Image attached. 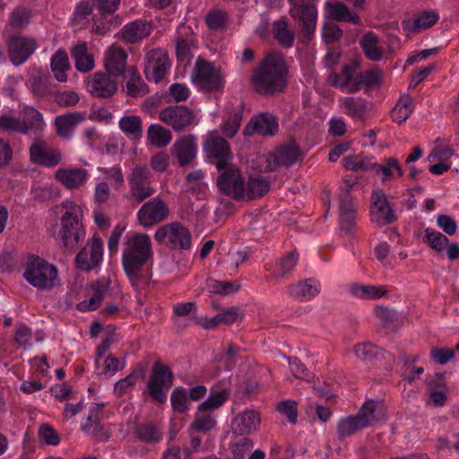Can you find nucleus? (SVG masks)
Instances as JSON below:
<instances>
[{"mask_svg":"<svg viewBox=\"0 0 459 459\" xmlns=\"http://www.w3.org/2000/svg\"><path fill=\"white\" fill-rule=\"evenodd\" d=\"M129 79L126 82V93L134 98L142 97L147 92V85L143 82L140 74L134 67H131L129 70Z\"/></svg>","mask_w":459,"mask_h":459,"instance_id":"45","label":"nucleus"},{"mask_svg":"<svg viewBox=\"0 0 459 459\" xmlns=\"http://www.w3.org/2000/svg\"><path fill=\"white\" fill-rule=\"evenodd\" d=\"M253 446L254 443L250 438L241 437L231 446L230 454L245 459L246 455L253 448Z\"/></svg>","mask_w":459,"mask_h":459,"instance_id":"64","label":"nucleus"},{"mask_svg":"<svg viewBox=\"0 0 459 459\" xmlns=\"http://www.w3.org/2000/svg\"><path fill=\"white\" fill-rule=\"evenodd\" d=\"M135 435L139 440L148 444L158 443L162 439L160 429L152 421L136 425Z\"/></svg>","mask_w":459,"mask_h":459,"instance_id":"43","label":"nucleus"},{"mask_svg":"<svg viewBox=\"0 0 459 459\" xmlns=\"http://www.w3.org/2000/svg\"><path fill=\"white\" fill-rule=\"evenodd\" d=\"M254 130L261 135L273 136L279 130L278 118L268 112L256 116L254 120Z\"/></svg>","mask_w":459,"mask_h":459,"instance_id":"37","label":"nucleus"},{"mask_svg":"<svg viewBox=\"0 0 459 459\" xmlns=\"http://www.w3.org/2000/svg\"><path fill=\"white\" fill-rule=\"evenodd\" d=\"M51 70L55 78L61 82L67 81V70L70 69L68 55L65 50L58 49L50 60Z\"/></svg>","mask_w":459,"mask_h":459,"instance_id":"40","label":"nucleus"},{"mask_svg":"<svg viewBox=\"0 0 459 459\" xmlns=\"http://www.w3.org/2000/svg\"><path fill=\"white\" fill-rule=\"evenodd\" d=\"M25 83L37 99H48L55 93L56 84L49 72L36 65L29 68Z\"/></svg>","mask_w":459,"mask_h":459,"instance_id":"13","label":"nucleus"},{"mask_svg":"<svg viewBox=\"0 0 459 459\" xmlns=\"http://www.w3.org/2000/svg\"><path fill=\"white\" fill-rule=\"evenodd\" d=\"M198 415L195 417L194 422L190 426L192 432H208L215 426V420L210 414H202L203 412L198 411Z\"/></svg>","mask_w":459,"mask_h":459,"instance_id":"57","label":"nucleus"},{"mask_svg":"<svg viewBox=\"0 0 459 459\" xmlns=\"http://www.w3.org/2000/svg\"><path fill=\"white\" fill-rule=\"evenodd\" d=\"M288 68L282 56L270 53L253 70L250 84L260 95L282 92L287 86Z\"/></svg>","mask_w":459,"mask_h":459,"instance_id":"2","label":"nucleus"},{"mask_svg":"<svg viewBox=\"0 0 459 459\" xmlns=\"http://www.w3.org/2000/svg\"><path fill=\"white\" fill-rule=\"evenodd\" d=\"M174 374L165 364L156 361L151 371L146 389L149 396L157 403H165L168 391L172 386Z\"/></svg>","mask_w":459,"mask_h":459,"instance_id":"10","label":"nucleus"},{"mask_svg":"<svg viewBox=\"0 0 459 459\" xmlns=\"http://www.w3.org/2000/svg\"><path fill=\"white\" fill-rule=\"evenodd\" d=\"M231 390L230 387L212 391L208 398L198 406V411L206 412L218 409L227 402Z\"/></svg>","mask_w":459,"mask_h":459,"instance_id":"42","label":"nucleus"},{"mask_svg":"<svg viewBox=\"0 0 459 459\" xmlns=\"http://www.w3.org/2000/svg\"><path fill=\"white\" fill-rule=\"evenodd\" d=\"M147 137L152 144L158 147H165L171 141L170 132L157 124H152L149 126Z\"/></svg>","mask_w":459,"mask_h":459,"instance_id":"50","label":"nucleus"},{"mask_svg":"<svg viewBox=\"0 0 459 459\" xmlns=\"http://www.w3.org/2000/svg\"><path fill=\"white\" fill-rule=\"evenodd\" d=\"M217 177V186L221 192L235 200L255 199L270 190V182L263 177H249L247 180L241 170L228 164Z\"/></svg>","mask_w":459,"mask_h":459,"instance_id":"1","label":"nucleus"},{"mask_svg":"<svg viewBox=\"0 0 459 459\" xmlns=\"http://www.w3.org/2000/svg\"><path fill=\"white\" fill-rule=\"evenodd\" d=\"M277 411L285 416L288 421L295 424L298 420V404L292 400H284L278 403Z\"/></svg>","mask_w":459,"mask_h":459,"instance_id":"59","label":"nucleus"},{"mask_svg":"<svg viewBox=\"0 0 459 459\" xmlns=\"http://www.w3.org/2000/svg\"><path fill=\"white\" fill-rule=\"evenodd\" d=\"M127 53L121 47L113 44L104 55V65L108 74L114 78L124 75L126 67Z\"/></svg>","mask_w":459,"mask_h":459,"instance_id":"21","label":"nucleus"},{"mask_svg":"<svg viewBox=\"0 0 459 459\" xmlns=\"http://www.w3.org/2000/svg\"><path fill=\"white\" fill-rule=\"evenodd\" d=\"M55 178L67 189L73 190L86 184L90 174L85 169L70 166L58 169L55 173Z\"/></svg>","mask_w":459,"mask_h":459,"instance_id":"22","label":"nucleus"},{"mask_svg":"<svg viewBox=\"0 0 459 459\" xmlns=\"http://www.w3.org/2000/svg\"><path fill=\"white\" fill-rule=\"evenodd\" d=\"M52 97L59 106L63 107L74 106L79 101L78 94L72 91H56L55 90V93L52 94Z\"/></svg>","mask_w":459,"mask_h":459,"instance_id":"62","label":"nucleus"},{"mask_svg":"<svg viewBox=\"0 0 459 459\" xmlns=\"http://www.w3.org/2000/svg\"><path fill=\"white\" fill-rule=\"evenodd\" d=\"M152 256V240L145 233L126 237L122 253L123 269L133 285L143 278L144 267Z\"/></svg>","mask_w":459,"mask_h":459,"instance_id":"4","label":"nucleus"},{"mask_svg":"<svg viewBox=\"0 0 459 459\" xmlns=\"http://www.w3.org/2000/svg\"><path fill=\"white\" fill-rule=\"evenodd\" d=\"M316 0L290 6V14L294 21L302 43H308L314 37L317 23Z\"/></svg>","mask_w":459,"mask_h":459,"instance_id":"8","label":"nucleus"},{"mask_svg":"<svg viewBox=\"0 0 459 459\" xmlns=\"http://www.w3.org/2000/svg\"><path fill=\"white\" fill-rule=\"evenodd\" d=\"M65 212L61 217V227L58 238L62 247L66 251H73L85 238V229L82 225V210L80 205L65 201L62 204Z\"/></svg>","mask_w":459,"mask_h":459,"instance_id":"5","label":"nucleus"},{"mask_svg":"<svg viewBox=\"0 0 459 459\" xmlns=\"http://www.w3.org/2000/svg\"><path fill=\"white\" fill-rule=\"evenodd\" d=\"M321 284L316 278H308L288 287L289 294L299 300L307 301L316 297L320 291Z\"/></svg>","mask_w":459,"mask_h":459,"instance_id":"30","label":"nucleus"},{"mask_svg":"<svg viewBox=\"0 0 459 459\" xmlns=\"http://www.w3.org/2000/svg\"><path fill=\"white\" fill-rule=\"evenodd\" d=\"M171 62L162 48H153L145 54L144 74L149 82L158 83L169 74Z\"/></svg>","mask_w":459,"mask_h":459,"instance_id":"12","label":"nucleus"},{"mask_svg":"<svg viewBox=\"0 0 459 459\" xmlns=\"http://www.w3.org/2000/svg\"><path fill=\"white\" fill-rule=\"evenodd\" d=\"M0 128L9 132L27 133L28 131V126L26 124H23L19 119L9 116L0 117Z\"/></svg>","mask_w":459,"mask_h":459,"instance_id":"61","label":"nucleus"},{"mask_svg":"<svg viewBox=\"0 0 459 459\" xmlns=\"http://www.w3.org/2000/svg\"><path fill=\"white\" fill-rule=\"evenodd\" d=\"M350 291L354 297L363 299H375L385 295V291L379 287L359 283L351 284Z\"/></svg>","mask_w":459,"mask_h":459,"instance_id":"49","label":"nucleus"},{"mask_svg":"<svg viewBox=\"0 0 459 459\" xmlns=\"http://www.w3.org/2000/svg\"><path fill=\"white\" fill-rule=\"evenodd\" d=\"M103 260V243L100 238H93L90 247H84L76 255L77 268L90 271L99 266Z\"/></svg>","mask_w":459,"mask_h":459,"instance_id":"19","label":"nucleus"},{"mask_svg":"<svg viewBox=\"0 0 459 459\" xmlns=\"http://www.w3.org/2000/svg\"><path fill=\"white\" fill-rule=\"evenodd\" d=\"M289 366L292 375L296 378L310 382L313 378V374L307 368L300 359L295 357H289Z\"/></svg>","mask_w":459,"mask_h":459,"instance_id":"55","label":"nucleus"},{"mask_svg":"<svg viewBox=\"0 0 459 459\" xmlns=\"http://www.w3.org/2000/svg\"><path fill=\"white\" fill-rule=\"evenodd\" d=\"M155 239L158 242L167 241L171 249L190 250L192 247V234L179 222H171L159 228L155 232Z\"/></svg>","mask_w":459,"mask_h":459,"instance_id":"11","label":"nucleus"},{"mask_svg":"<svg viewBox=\"0 0 459 459\" xmlns=\"http://www.w3.org/2000/svg\"><path fill=\"white\" fill-rule=\"evenodd\" d=\"M205 150L209 158L214 159L218 171L228 164L230 156V149L227 141L221 136L211 137L206 142Z\"/></svg>","mask_w":459,"mask_h":459,"instance_id":"25","label":"nucleus"},{"mask_svg":"<svg viewBox=\"0 0 459 459\" xmlns=\"http://www.w3.org/2000/svg\"><path fill=\"white\" fill-rule=\"evenodd\" d=\"M88 88L91 93L96 97L109 98L117 91V82L109 74L97 72L88 82Z\"/></svg>","mask_w":459,"mask_h":459,"instance_id":"24","label":"nucleus"},{"mask_svg":"<svg viewBox=\"0 0 459 459\" xmlns=\"http://www.w3.org/2000/svg\"><path fill=\"white\" fill-rule=\"evenodd\" d=\"M359 69V63L351 61L342 66L339 74L333 73L329 76L328 81L335 87H339L342 91L347 90L351 92V88L356 82L357 76L355 75Z\"/></svg>","mask_w":459,"mask_h":459,"instance_id":"31","label":"nucleus"},{"mask_svg":"<svg viewBox=\"0 0 459 459\" xmlns=\"http://www.w3.org/2000/svg\"><path fill=\"white\" fill-rule=\"evenodd\" d=\"M160 119L175 131L180 132L194 123L195 114L182 105L169 106L160 111Z\"/></svg>","mask_w":459,"mask_h":459,"instance_id":"16","label":"nucleus"},{"mask_svg":"<svg viewBox=\"0 0 459 459\" xmlns=\"http://www.w3.org/2000/svg\"><path fill=\"white\" fill-rule=\"evenodd\" d=\"M372 211L374 220L380 225L391 224L397 220L394 211L391 208L383 191H373Z\"/></svg>","mask_w":459,"mask_h":459,"instance_id":"23","label":"nucleus"},{"mask_svg":"<svg viewBox=\"0 0 459 459\" xmlns=\"http://www.w3.org/2000/svg\"><path fill=\"white\" fill-rule=\"evenodd\" d=\"M37 49L34 39L19 34L10 36L7 41V53L10 62L19 66L28 61Z\"/></svg>","mask_w":459,"mask_h":459,"instance_id":"14","label":"nucleus"},{"mask_svg":"<svg viewBox=\"0 0 459 459\" xmlns=\"http://www.w3.org/2000/svg\"><path fill=\"white\" fill-rule=\"evenodd\" d=\"M121 0H81L77 4L74 22L86 25L91 22V31L97 35L108 33L113 27L114 14Z\"/></svg>","mask_w":459,"mask_h":459,"instance_id":"3","label":"nucleus"},{"mask_svg":"<svg viewBox=\"0 0 459 459\" xmlns=\"http://www.w3.org/2000/svg\"><path fill=\"white\" fill-rule=\"evenodd\" d=\"M439 20V14L434 10H423L412 20H403L402 27L404 31L419 33L434 26Z\"/></svg>","mask_w":459,"mask_h":459,"instance_id":"26","label":"nucleus"},{"mask_svg":"<svg viewBox=\"0 0 459 459\" xmlns=\"http://www.w3.org/2000/svg\"><path fill=\"white\" fill-rule=\"evenodd\" d=\"M127 181L130 199L134 205H139L156 192V188L152 185L154 174L147 166L136 165L133 168L127 177Z\"/></svg>","mask_w":459,"mask_h":459,"instance_id":"9","label":"nucleus"},{"mask_svg":"<svg viewBox=\"0 0 459 459\" xmlns=\"http://www.w3.org/2000/svg\"><path fill=\"white\" fill-rule=\"evenodd\" d=\"M172 152L178 159L179 166L184 167L192 162L197 152V145L194 136H183L177 140L172 147Z\"/></svg>","mask_w":459,"mask_h":459,"instance_id":"28","label":"nucleus"},{"mask_svg":"<svg viewBox=\"0 0 459 459\" xmlns=\"http://www.w3.org/2000/svg\"><path fill=\"white\" fill-rule=\"evenodd\" d=\"M378 37L374 32H368L362 36L359 45L365 56L371 61H380L383 57V48L377 46Z\"/></svg>","mask_w":459,"mask_h":459,"instance_id":"39","label":"nucleus"},{"mask_svg":"<svg viewBox=\"0 0 459 459\" xmlns=\"http://www.w3.org/2000/svg\"><path fill=\"white\" fill-rule=\"evenodd\" d=\"M39 437L46 445L56 446L60 443L58 432L48 423H43L39 428Z\"/></svg>","mask_w":459,"mask_h":459,"instance_id":"52","label":"nucleus"},{"mask_svg":"<svg viewBox=\"0 0 459 459\" xmlns=\"http://www.w3.org/2000/svg\"><path fill=\"white\" fill-rule=\"evenodd\" d=\"M188 391L183 386H177L171 393L170 403L174 411L179 414L189 410Z\"/></svg>","mask_w":459,"mask_h":459,"instance_id":"46","label":"nucleus"},{"mask_svg":"<svg viewBox=\"0 0 459 459\" xmlns=\"http://www.w3.org/2000/svg\"><path fill=\"white\" fill-rule=\"evenodd\" d=\"M152 26L149 22L137 19L126 24L122 30V38L126 43L134 44L148 37Z\"/></svg>","mask_w":459,"mask_h":459,"instance_id":"32","label":"nucleus"},{"mask_svg":"<svg viewBox=\"0 0 459 459\" xmlns=\"http://www.w3.org/2000/svg\"><path fill=\"white\" fill-rule=\"evenodd\" d=\"M30 155L32 162L48 168L56 167L61 161L58 151L47 148L39 143H33L30 147Z\"/></svg>","mask_w":459,"mask_h":459,"instance_id":"29","label":"nucleus"},{"mask_svg":"<svg viewBox=\"0 0 459 459\" xmlns=\"http://www.w3.org/2000/svg\"><path fill=\"white\" fill-rule=\"evenodd\" d=\"M243 111L241 108L235 110L229 117L223 126V134L228 138H232L239 129Z\"/></svg>","mask_w":459,"mask_h":459,"instance_id":"54","label":"nucleus"},{"mask_svg":"<svg viewBox=\"0 0 459 459\" xmlns=\"http://www.w3.org/2000/svg\"><path fill=\"white\" fill-rule=\"evenodd\" d=\"M30 11L25 7L15 8L10 16V24L15 29H22L25 27L30 20Z\"/></svg>","mask_w":459,"mask_h":459,"instance_id":"56","label":"nucleus"},{"mask_svg":"<svg viewBox=\"0 0 459 459\" xmlns=\"http://www.w3.org/2000/svg\"><path fill=\"white\" fill-rule=\"evenodd\" d=\"M367 100L362 98L346 97L342 106L344 113L355 121H363L367 112Z\"/></svg>","mask_w":459,"mask_h":459,"instance_id":"41","label":"nucleus"},{"mask_svg":"<svg viewBox=\"0 0 459 459\" xmlns=\"http://www.w3.org/2000/svg\"><path fill=\"white\" fill-rule=\"evenodd\" d=\"M273 30L275 39L278 42L285 48H290L293 45L295 35L294 32L288 28L285 21H278L273 23Z\"/></svg>","mask_w":459,"mask_h":459,"instance_id":"51","label":"nucleus"},{"mask_svg":"<svg viewBox=\"0 0 459 459\" xmlns=\"http://www.w3.org/2000/svg\"><path fill=\"white\" fill-rule=\"evenodd\" d=\"M358 212L353 204V198L349 189L341 195L339 199V224L341 230L348 236H352L357 225Z\"/></svg>","mask_w":459,"mask_h":459,"instance_id":"18","label":"nucleus"},{"mask_svg":"<svg viewBox=\"0 0 459 459\" xmlns=\"http://www.w3.org/2000/svg\"><path fill=\"white\" fill-rule=\"evenodd\" d=\"M415 104L412 98L410 96H403L400 98L395 107L392 110V118L394 122L402 124L414 111Z\"/></svg>","mask_w":459,"mask_h":459,"instance_id":"44","label":"nucleus"},{"mask_svg":"<svg viewBox=\"0 0 459 459\" xmlns=\"http://www.w3.org/2000/svg\"><path fill=\"white\" fill-rule=\"evenodd\" d=\"M378 76L372 71H365L359 73L357 75L356 82H354L351 88V92H356L359 91L362 86H371L378 82Z\"/></svg>","mask_w":459,"mask_h":459,"instance_id":"60","label":"nucleus"},{"mask_svg":"<svg viewBox=\"0 0 459 459\" xmlns=\"http://www.w3.org/2000/svg\"><path fill=\"white\" fill-rule=\"evenodd\" d=\"M238 351V346L234 343H230L227 350L220 355L219 362L225 367V369L230 371L233 368L236 363V355Z\"/></svg>","mask_w":459,"mask_h":459,"instance_id":"63","label":"nucleus"},{"mask_svg":"<svg viewBox=\"0 0 459 459\" xmlns=\"http://www.w3.org/2000/svg\"><path fill=\"white\" fill-rule=\"evenodd\" d=\"M322 39L326 44L337 42L342 37V30L333 22H325L322 28Z\"/></svg>","mask_w":459,"mask_h":459,"instance_id":"53","label":"nucleus"},{"mask_svg":"<svg viewBox=\"0 0 459 459\" xmlns=\"http://www.w3.org/2000/svg\"><path fill=\"white\" fill-rule=\"evenodd\" d=\"M298 259V253L290 251L280 257L275 264H265L264 268L271 273L270 279H283L294 271Z\"/></svg>","mask_w":459,"mask_h":459,"instance_id":"27","label":"nucleus"},{"mask_svg":"<svg viewBox=\"0 0 459 459\" xmlns=\"http://www.w3.org/2000/svg\"><path fill=\"white\" fill-rule=\"evenodd\" d=\"M85 118L84 112H70L57 116L55 120L57 134L63 138H70L76 125Z\"/></svg>","mask_w":459,"mask_h":459,"instance_id":"33","label":"nucleus"},{"mask_svg":"<svg viewBox=\"0 0 459 459\" xmlns=\"http://www.w3.org/2000/svg\"><path fill=\"white\" fill-rule=\"evenodd\" d=\"M422 241L437 252H441L447 246L449 240L441 232L431 228H426L422 236Z\"/></svg>","mask_w":459,"mask_h":459,"instance_id":"48","label":"nucleus"},{"mask_svg":"<svg viewBox=\"0 0 459 459\" xmlns=\"http://www.w3.org/2000/svg\"><path fill=\"white\" fill-rule=\"evenodd\" d=\"M354 353L358 359L367 363L375 364L377 361L385 359L386 352L371 342L359 343L354 347Z\"/></svg>","mask_w":459,"mask_h":459,"instance_id":"36","label":"nucleus"},{"mask_svg":"<svg viewBox=\"0 0 459 459\" xmlns=\"http://www.w3.org/2000/svg\"><path fill=\"white\" fill-rule=\"evenodd\" d=\"M228 15L224 11L213 10L211 11L205 18L207 26L211 30H218L226 27Z\"/></svg>","mask_w":459,"mask_h":459,"instance_id":"58","label":"nucleus"},{"mask_svg":"<svg viewBox=\"0 0 459 459\" xmlns=\"http://www.w3.org/2000/svg\"><path fill=\"white\" fill-rule=\"evenodd\" d=\"M300 155L299 146L294 141L281 144L267 157L268 167L271 170L278 167H289L297 162Z\"/></svg>","mask_w":459,"mask_h":459,"instance_id":"20","label":"nucleus"},{"mask_svg":"<svg viewBox=\"0 0 459 459\" xmlns=\"http://www.w3.org/2000/svg\"><path fill=\"white\" fill-rule=\"evenodd\" d=\"M384 417L383 405L379 402L367 401L354 416L341 418L336 426L339 439L354 435L356 432L371 426Z\"/></svg>","mask_w":459,"mask_h":459,"instance_id":"7","label":"nucleus"},{"mask_svg":"<svg viewBox=\"0 0 459 459\" xmlns=\"http://www.w3.org/2000/svg\"><path fill=\"white\" fill-rule=\"evenodd\" d=\"M194 80L203 91H221L224 87V80L219 70L206 61L196 62Z\"/></svg>","mask_w":459,"mask_h":459,"instance_id":"15","label":"nucleus"},{"mask_svg":"<svg viewBox=\"0 0 459 459\" xmlns=\"http://www.w3.org/2000/svg\"><path fill=\"white\" fill-rule=\"evenodd\" d=\"M328 13L332 19L338 22H343L354 25H359L361 23L360 17L356 13L351 12L347 5L341 2L329 4Z\"/></svg>","mask_w":459,"mask_h":459,"instance_id":"38","label":"nucleus"},{"mask_svg":"<svg viewBox=\"0 0 459 459\" xmlns=\"http://www.w3.org/2000/svg\"><path fill=\"white\" fill-rule=\"evenodd\" d=\"M120 129L128 136L139 139L143 134L142 120L137 116H126L119 120Z\"/></svg>","mask_w":459,"mask_h":459,"instance_id":"47","label":"nucleus"},{"mask_svg":"<svg viewBox=\"0 0 459 459\" xmlns=\"http://www.w3.org/2000/svg\"><path fill=\"white\" fill-rule=\"evenodd\" d=\"M72 58L74 60V66L81 73L91 71L95 66L93 55L89 52L86 42L77 43L71 51Z\"/></svg>","mask_w":459,"mask_h":459,"instance_id":"34","label":"nucleus"},{"mask_svg":"<svg viewBox=\"0 0 459 459\" xmlns=\"http://www.w3.org/2000/svg\"><path fill=\"white\" fill-rule=\"evenodd\" d=\"M22 276L32 287L41 290L59 284L57 267L34 254L27 255Z\"/></svg>","mask_w":459,"mask_h":459,"instance_id":"6","label":"nucleus"},{"mask_svg":"<svg viewBox=\"0 0 459 459\" xmlns=\"http://www.w3.org/2000/svg\"><path fill=\"white\" fill-rule=\"evenodd\" d=\"M260 423V417L255 411H246L234 419V432L241 436L255 431Z\"/></svg>","mask_w":459,"mask_h":459,"instance_id":"35","label":"nucleus"},{"mask_svg":"<svg viewBox=\"0 0 459 459\" xmlns=\"http://www.w3.org/2000/svg\"><path fill=\"white\" fill-rule=\"evenodd\" d=\"M169 214V208L159 197L146 202L137 212V218L141 225L150 227L164 221Z\"/></svg>","mask_w":459,"mask_h":459,"instance_id":"17","label":"nucleus"}]
</instances>
